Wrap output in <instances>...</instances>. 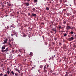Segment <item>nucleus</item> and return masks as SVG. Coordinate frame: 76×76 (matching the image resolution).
<instances>
[{"instance_id": "nucleus-1", "label": "nucleus", "mask_w": 76, "mask_h": 76, "mask_svg": "<svg viewBox=\"0 0 76 76\" xmlns=\"http://www.w3.org/2000/svg\"><path fill=\"white\" fill-rule=\"evenodd\" d=\"M2 49L1 50V51L3 52H5L7 53V52L9 51V49L8 48H6V49L5 50H3L4 49H5V45H4L1 48Z\"/></svg>"}, {"instance_id": "nucleus-2", "label": "nucleus", "mask_w": 76, "mask_h": 76, "mask_svg": "<svg viewBox=\"0 0 76 76\" xmlns=\"http://www.w3.org/2000/svg\"><path fill=\"white\" fill-rule=\"evenodd\" d=\"M74 39V38L73 37H71V38H68L67 39L68 41H70L73 40Z\"/></svg>"}, {"instance_id": "nucleus-3", "label": "nucleus", "mask_w": 76, "mask_h": 76, "mask_svg": "<svg viewBox=\"0 0 76 76\" xmlns=\"http://www.w3.org/2000/svg\"><path fill=\"white\" fill-rule=\"evenodd\" d=\"M52 31H54L55 33V34L56 33L57 31H56V28H54L52 29Z\"/></svg>"}, {"instance_id": "nucleus-4", "label": "nucleus", "mask_w": 76, "mask_h": 76, "mask_svg": "<svg viewBox=\"0 0 76 76\" xmlns=\"http://www.w3.org/2000/svg\"><path fill=\"white\" fill-rule=\"evenodd\" d=\"M24 4V6H28L29 5V2H25Z\"/></svg>"}, {"instance_id": "nucleus-5", "label": "nucleus", "mask_w": 76, "mask_h": 76, "mask_svg": "<svg viewBox=\"0 0 76 76\" xmlns=\"http://www.w3.org/2000/svg\"><path fill=\"white\" fill-rule=\"evenodd\" d=\"M8 40L7 39H5L4 40V42L3 44L5 45L6 43H7V42Z\"/></svg>"}, {"instance_id": "nucleus-6", "label": "nucleus", "mask_w": 76, "mask_h": 76, "mask_svg": "<svg viewBox=\"0 0 76 76\" xmlns=\"http://www.w3.org/2000/svg\"><path fill=\"white\" fill-rule=\"evenodd\" d=\"M36 16L37 15L36 14H34V13L32 14L31 17H33V16L36 17Z\"/></svg>"}, {"instance_id": "nucleus-7", "label": "nucleus", "mask_w": 76, "mask_h": 76, "mask_svg": "<svg viewBox=\"0 0 76 76\" xmlns=\"http://www.w3.org/2000/svg\"><path fill=\"white\" fill-rule=\"evenodd\" d=\"M66 29L67 30H69L70 29V26H67Z\"/></svg>"}, {"instance_id": "nucleus-8", "label": "nucleus", "mask_w": 76, "mask_h": 76, "mask_svg": "<svg viewBox=\"0 0 76 76\" xmlns=\"http://www.w3.org/2000/svg\"><path fill=\"white\" fill-rule=\"evenodd\" d=\"M46 66H47L46 69H50V66H49V65H46Z\"/></svg>"}, {"instance_id": "nucleus-9", "label": "nucleus", "mask_w": 76, "mask_h": 76, "mask_svg": "<svg viewBox=\"0 0 76 76\" xmlns=\"http://www.w3.org/2000/svg\"><path fill=\"white\" fill-rule=\"evenodd\" d=\"M74 33V32H73L72 31H71V32H70L69 33V34H73Z\"/></svg>"}, {"instance_id": "nucleus-10", "label": "nucleus", "mask_w": 76, "mask_h": 76, "mask_svg": "<svg viewBox=\"0 0 76 76\" xmlns=\"http://www.w3.org/2000/svg\"><path fill=\"white\" fill-rule=\"evenodd\" d=\"M15 76H19V75H18V73L17 72H16L15 73Z\"/></svg>"}, {"instance_id": "nucleus-11", "label": "nucleus", "mask_w": 76, "mask_h": 76, "mask_svg": "<svg viewBox=\"0 0 76 76\" xmlns=\"http://www.w3.org/2000/svg\"><path fill=\"white\" fill-rule=\"evenodd\" d=\"M63 35L64 37H65L67 36V34L66 33H64V34H63Z\"/></svg>"}, {"instance_id": "nucleus-12", "label": "nucleus", "mask_w": 76, "mask_h": 76, "mask_svg": "<svg viewBox=\"0 0 76 76\" xmlns=\"http://www.w3.org/2000/svg\"><path fill=\"white\" fill-rule=\"evenodd\" d=\"M75 28V27H70V29L73 30Z\"/></svg>"}, {"instance_id": "nucleus-13", "label": "nucleus", "mask_w": 76, "mask_h": 76, "mask_svg": "<svg viewBox=\"0 0 76 76\" xmlns=\"http://www.w3.org/2000/svg\"><path fill=\"white\" fill-rule=\"evenodd\" d=\"M46 68V65H45L44 67V70H45Z\"/></svg>"}, {"instance_id": "nucleus-14", "label": "nucleus", "mask_w": 76, "mask_h": 76, "mask_svg": "<svg viewBox=\"0 0 76 76\" xmlns=\"http://www.w3.org/2000/svg\"><path fill=\"white\" fill-rule=\"evenodd\" d=\"M44 44L45 45H47L48 44V42H44Z\"/></svg>"}, {"instance_id": "nucleus-15", "label": "nucleus", "mask_w": 76, "mask_h": 76, "mask_svg": "<svg viewBox=\"0 0 76 76\" xmlns=\"http://www.w3.org/2000/svg\"><path fill=\"white\" fill-rule=\"evenodd\" d=\"M11 74H12V75H14L15 73H14V72L13 71H11Z\"/></svg>"}, {"instance_id": "nucleus-16", "label": "nucleus", "mask_w": 76, "mask_h": 76, "mask_svg": "<svg viewBox=\"0 0 76 76\" xmlns=\"http://www.w3.org/2000/svg\"><path fill=\"white\" fill-rule=\"evenodd\" d=\"M7 73H8V74L9 75L10 73V71L9 70L7 71Z\"/></svg>"}, {"instance_id": "nucleus-17", "label": "nucleus", "mask_w": 76, "mask_h": 76, "mask_svg": "<svg viewBox=\"0 0 76 76\" xmlns=\"http://www.w3.org/2000/svg\"><path fill=\"white\" fill-rule=\"evenodd\" d=\"M15 69V71H19V70L17 68H15V69Z\"/></svg>"}, {"instance_id": "nucleus-18", "label": "nucleus", "mask_w": 76, "mask_h": 76, "mask_svg": "<svg viewBox=\"0 0 76 76\" xmlns=\"http://www.w3.org/2000/svg\"><path fill=\"white\" fill-rule=\"evenodd\" d=\"M49 8H48V7H46V10L47 11H48L49 10Z\"/></svg>"}, {"instance_id": "nucleus-19", "label": "nucleus", "mask_w": 76, "mask_h": 76, "mask_svg": "<svg viewBox=\"0 0 76 76\" xmlns=\"http://www.w3.org/2000/svg\"><path fill=\"white\" fill-rule=\"evenodd\" d=\"M38 1V0H34V2H37Z\"/></svg>"}, {"instance_id": "nucleus-20", "label": "nucleus", "mask_w": 76, "mask_h": 76, "mask_svg": "<svg viewBox=\"0 0 76 76\" xmlns=\"http://www.w3.org/2000/svg\"><path fill=\"white\" fill-rule=\"evenodd\" d=\"M30 55L31 56H32L33 55V53L32 52H31L30 53Z\"/></svg>"}, {"instance_id": "nucleus-21", "label": "nucleus", "mask_w": 76, "mask_h": 76, "mask_svg": "<svg viewBox=\"0 0 76 76\" xmlns=\"http://www.w3.org/2000/svg\"><path fill=\"white\" fill-rule=\"evenodd\" d=\"M10 42H8V45H10Z\"/></svg>"}, {"instance_id": "nucleus-22", "label": "nucleus", "mask_w": 76, "mask_h": 76, "mask_svg": "<svg viewBox=\"0 0 76 76\" xmlns=\"http://www.w3.org/2000/svg\"><path fill=\"white\" fill-rule=\"evenodd\" d=\"M56 73H52V75H56V74H55Z\"/></svg>"}, {"instance_id": "nucleus-23", "label": "nucleus", "mask_w": 76, "mask_h": 76, "mask_svg": "<svg viewBox=\"0 0 76 76\" xmlns=\"http://www.w3.org/2000/svg\"><path fill=\"white\" fill-rule=\"evenodd\" d=\"M63 23L64 24H65L66 23V21H63Z\"/></svg>"}, {"instance_id": "nucleus-24", "label": "nucleus", "mask_w": 76, "mask_h": 76, "mask_svg": "<svg viewBox=\"0 0 76 76\" xmlns=\"http://www.w3.org/2000/svg\"><path fill=\"white\" fill-rule=\"evenodd\" d=\"M44 72H45V73H46L47 72V70H44Z\"/></svg>"}, {"instance_id": "nucleus-25", "label": "nucleus", "mask_w": 76, "mask_h": 76, "mask_svg": "<svg viewBox=\"0 0 76 76\" xmlns=\"http://www.w3.org/2000/svg\"><path fill=\"white\" fill-rule=\"evenodd\" d=\"M43 66L42 65H40L39 66V67L40 68H42L43 67Z\"/></svg>"}, {"instance_id": "nucleus-26", "label": "nucleus", "mask_w": 76, "mask_h": 76, "mask_svg": "<svg viewBox=\"0 0 76 76\" xmlns=\"http://www.w3.org/2000/svg\"><path fill=\"white\" fill-rule=\"evenodd\" d=\"M32 10L33 11H35L36 10V9L35 8H33Z\"/></svg>"}, {"instance_id": "nucleus-27", "label": "nucleus", "mask_w": 76, "mask_h": 76, "mask_svg": "<svg viewBox=\"0 0 76 76\" xmlns=\"http://www.w3.org/2000/svg\"><path fill=\"white\" fill-rule=\"evenodd\" d=\"M54 40H55V41L57 40V38H54Z\"/></svg>"}, {"instance_id": "nucleus-28", "label": "nucleus", "mask_w": 76, "mask_h": 76, "mask_svg": "<svg viewBox=\"0 0 76 76\" xmlns=\"http://www.w3.org/2000/svg\"><path fill=\"white\" fill-rule=\"evenodd\" d=\"M58 28H59V30H60L61 28V26H59Z\"/></svg>"}, {"instance_id": "nucleus-29", "label": "nucleus", "mask_w": 76, "mask_h": 76, "mask_svg": "<svg viewBox=\"0 0 76 76\" xmlns=\"http://www.w3.org/2000/svg\"><path fill=\"white\" fill-rule=\"evenodd\" d=\"M3 75V74L2 73H1L0 74V76H2Z\"/></svg>"}, {"instance_id": "nucleus-30", "label": "nucleus", "mask_w": 76, "mask_h": 76, "mask_svg": "<svg viewBox=\"0 0 76 76\" xmlns=\"http://www.w3.org/2000/svg\"><path fill=\"white\" fill-rule=\"evenodd\" d=\"M59 45H62V43H59Z\"/></svg>"}, {"instance_id": "nucleus-31", "label": "nucleus", "mask_w": 76, "mask_h": 76, "mask_svg": "<svg viewBox=\"0 0 76 76\" xmlns=\"http://www.w3.org/2000/svg\"><path fill=\"white\" fill-rule=\"evenodd\" d=\"M12 46V45L11 44H10V47L11 48Z\"/></svg>"}, {"instance_id": "nucleus-32", "label": "nucleus", "mask_w": 76, "mask_h": 76, "mask_svg": "<svg viewBox=\"0 0 76 76\" xmlns=\"http://www.w3.org/2000/svg\"><path fill=\"white\" fill-rule=\"evenodd\" d=\"M50 73H52V72H53V70H50Z\"/></svg>"}, {"instance_id": "nucleus-33", "label": "nucleus", "mask_w": 76, "mask_h": 76, "mask_svg": "<svg viewBox=\"0 0 76 76\" xmlns=\"http://www.w3.org/2000/svg\"><path fill=\"white\" fill-rule=\"evenodd\" d=\"M4 76H7V74H5L4 75Z\"/></svg>"}, {"instance_id": "nucleus-34", "label": "nucleus", "mask_w": 76, "mask_h": 76, "mask_svg": "<svg viewBox=\"0 0 76 76\" xmlns=\"http://www.w3.org/2000/svg\"><path fill=\"white\" fill-rule=\"evenodd\" d=\"M63 10L64 11H66V9H64Z\"/></svg>"}, {"instance_id": "nucleus-35", "label": "nucleus", "mask_w": 76, "mask_h": 76, "mask_svg": "<svg viewBox=\"0 0 76 76\" xmlns=\"http://www.w3.org/2000/svg\"><path fill=\"white\" fill-rule=\"evenodd\" d=\"M30 15H31V14H30V13H28V16H30Z\"/></svg>"}, {"instance_id": "nucleus-36", "label": "nucleus", "mask_w": 76, "mask_h": 76, "mask_svg": "<svg viewBox=\"0 0 76 76\" xmlns=\"http://www.w3.org/2000/svg\"><path fill=\"white\" fill-rule=\"evenodd\" d=\"M21 50L20 49H19V52L20 53L21 52Z\"/></svg>"}, {"instance_id": "nucleus-37", "label": "nucleus", "mask_w": 76, "mask_h": 76, "mask_svg": "<svg viewBox=\"0 0 76 76\" xmlns=\"http://www.w3.org/2000/svg\"><path fill=\"white\" fill-rule=\"evenodd\" d=\"M21 56V55H18V56L20 57Z\"/></svg>"}, {"instance_id": "nucleus-38", "label": "nucleus", "mask_w": 76, "mask_h": 76, "mask_svg": "<svg viewBox=\"0 0 76 76\" xmlns=\"http://www.w3.org/2000/svg\"><path fill=\"white\" fill-rule=\"evenodd\" d=\"M52 43L53 44H54V45H55V42H52Z\"/></svg>"}, {"instance_id": "nucleus-39", "label": "nucleus", "mask_w": 76, "mask_h": 76, "mask_svg": "<svg viewBox=\"0 0 76 76\" xmlns=\"http://www.w3.org/2000/svg\"><path fill=\"white\" fill-rule=\"evenodd\" d=\"M64 5L66 6H68V5H67L66 4H64Z\"/></svg>"}, {"instance_id": "nucleus-40", "label": "nucleus", "mask_w": 76, "mask_h": 76, "mask_svg": "<svg viewBox=\"0 0 76 76\" xmlns=\"http://www.w3.org/2000/svg\"><path fill=\"white\" fill-rule=\"evenodd\" d=\"M15 34H11V36H13L14 35H15Z\"/></svg>"}, {"instance_id": "nucleus-41", "label": "nucleus", "mask_w": 76, "mask_h": 76, "mask_svg": "<svg viewBox=\"0 0 76 76\" xmlns=\"http://www.w3.org/2000/svg\"><path fill=\"white\" fill-rule=\"evenodd\" d=\"M8 5L9 6H11V4H8Z\"/></svg>"}, {"instance_id": "nucleus-42", "label": "nucleus", "mask_w": 76, "mask_h": 76, "mask_svg": "<svg viewBox=\"0 0 76 76\" xmlns=\"http://www.w3.org/2000/svg\"><path fill=\"white\" fill-rule=\"evenodd\" d=\"M74 3L75 4V0H74Z\"/></svg>"}, {"instance_id": "nucleus-43", "label": "nucleus", "mask_w": 76, "mask_h": 76, "mask_svg": "<svg viewBox=\"0 0 76 76\" xmlns=\"http://www.w3.org/2000/svg\"><path fill=\"white\" fill-rule=\"evenodd\" d=\"M14 39H13V38H12V39H11V40L12 41H14Z\"/></svg>"}, {"instance_id": "nucleus-44", "label": "nucleus", "mask_w": 76, "mask_h": 76, "mask_svg": "<svg viewBox=\"0 0 76 76\" xmlns=\"http://www.w3.org/2000/svg\"><path fill=\"white\" fill-rule=\"evenodd\" d=\"M66 46L64 45V48H66Z\"/></svg>"}, {"instance_id": "nucleus-45", "label": "nucleus", "mask_w": 76, "mask_h": 76, "mask_svg": "<svg viewBox=\"0 0 76 76\" xmlns=\"http://www.w3.org/2000/svg\"><path fill=\"white\" fill-rule=\"evenodd\" d=\"M27 1L29 2L30 1V0H27Z\"/></svg>"}, {"instance_id": "nucleus-46", "label": "nucleus", "mask_w": 76, "mask_h": 76, "mask_svg": "<svg viewBox=\"0 0 76 76\" xmlns=\"http://www.w3.org/2000/svg\"><path fill=\"white\" fill-rule=\"evenodd\" d=\"M34 68L33 67H32V69H31V70H32Z\"/></svg>"}, {"instance_id": "nucleus-47", "label": "nucleus", "mask_w": 76, "mask_h": 76, "mask_svg": "<svg viewBox=\"0 0 76 76\" xmlns=\"http://www.w3.org/2000/svg\"><path fill=\"white\" fill-rule=\"evenodd\" d=\"M4 5H2V7H4Z\"/></svg>"}, {"instance_id": "nucleus-48", "label": "nucleus", "mask_w": 76, "mask_h": 76, "mask_svg": "<svg viewBox=\"0 0 76 76\" xmlns=\"http://www.w3.org/2000/svg\"><path fill=\"white\" fill-rule=\"evenodd\" d=\"M19 12H17V14H19Z\"/></svg>"}, {"instance_id": "nucleus-49", "label": "nucleus", "mask_w": 76, "mask_h": 76, "mask_svg": "<svg viewBox=\"0 0 76 76\" xmlns=\"http://www.w3.org/2000/svg\"><path fill=\"white\" fill-rule=\"evenodd\" d=\"M49 2H50V3H52L51 1H50Z\"/></svg>"}, {"instance_id": "nucleus-50", "label": "nucleus", "mask_w": 76, "mask_h": 76, "mask_svg": "<svg viewBox=\"0 0 76 76\" xmlns=\"http://www.w3.org/2000/svg\"><path fill=\"white\" fill-rule=\"evenodd\" d=\"M50 33H53V32L52 31H50Z\"/></svg>"}, {"instance_id": "nucleus-51", "label": "nucleus", "mask_w": 76, "mask_h": 76, "mask_svg": "<svg viewBox=\"0 0 76 76\" xmlns=\"http://www.w3.org/2000/svg\"><path fill=\"white\" fill-rule=\"evenodd\" d=\"M18 73H20V72L19 71V70L18 71Z\"/></svg>"}, {"instance_id": "nucleus-52", "label": "nucleus", "mask_w": 76, "mask_h": 76, "mask_svg": "<svg viewBox=\"0 0 76 76\" xmlns=\"http://www.w3.org/2000/svg\"><path fill=\"white\" fill-rule=\"evenodd\" d=\"M65 26H64V28H65Z\"/></svg>"}, {"instance_id": "nucleus-53", "label": "nucleus", "mask_w": 76, "mask_h": 76, "mask_svg": "<svg viewBox=\"0 0 76 76\" xmlns=\"http://www.w3.org/2000/svg\"><path fill=\"white\" fill-rule=\"evenodd\" d=\"M25 37H26V36H27V35H25Z\"/></svg>"}, {"instance_id": "nucleus-54", "label": "nucleus", "mask_w": 76, "mask_h": 76, "mask_svg": "<svg viewBox=\"0 0 76 76\" xmlns=\"http://www.w3.org/2000/svg\"><path fill=\"white\" fill-rule=\"evenodd\" d=\"M56 43H58L56 41Z\"/></svg>"}, {"instance_id": "nucleus-55", "label": "nucleus", "mask_w": 76, "mask_h": 76, "mask_svg": "<svg viewBox=\"0 0 76 76\" xmlns=\"http://www.w3.org/2000/svg\"><path fill=\"white\" fill-rule=\"evenodd\" d=\"M72 36V37H74V35H73Z\"/></svg>"}, {"instance_id": "nucleus-56", "label": "nucleus", "mask_w": 76, "mask_h": 76, "mask_svg": "<svg viewBox=\"0 0 76 76\" xmlns=\"http://www.w3.org/2000/svg\"><path fill=\"white\" fill-rule=\"evenodd\" d=\"M75 38H76V35H75Z\"/></svg>"}, {"instance_id": "nucleus-57", "label": "nucleus", "mask_w": 76, "mask_h": 76, "mask_svg": "<svg viewBox=\"0 0 76 76\" xmlns=\"http://www.w3.org/2000/svg\"><path fill=\"white\" fill-rule=\"evenodd\" d=\"M12 25H11V27H12Z\"/></svg>"}, {"instance_id": "nucleus-58", "label": "nucleus", "mask_w": 76, "mask_h": 76, "mask_svg": "<svg viewBox=\"0 0 76 76\" xmlns=\"http://www.w3.org/2000/svg\"><path fill=\"white\" fill-rule=\"evenodd\" d=\"M30 29H31V30H32V28H30Z\"/></svg>"}, {"instance_id": "nucleus-59", "label": "nucleus", "mask_w": 76, "mask_h": 76, "mask_svg": "<svg viewBox=\"0 0 76 76\" xmlns=\"http://www.w3.org/2000/svg\"><path fill=\"white\" fill-rule=\"evenodd\" d=\"M43 24V23H41V24Z\"/></svg>"}, {"instance_id": "nucleus-60", "label": "nucleus", "mask_w": 76, "mask_h": 76, "mask_svg": "<svg viewBox=\"0 0 76 76\" xmlns=\"http://www.w3.org/2000/svg\"><path fill=\"white\" fill-rule=\"evenodd\" d=\"M9 68L7 69H8V70H9Z\"/></svg>"}, {"instance_id": "nucleus-61", "label": "nucleus", "mask_w": 76, "mask_h": 76, "mask_svg": "<svg viewBox=\"0 0 76 76\" xmlns=\"http://www.w3.org/2000/svg\"><path fill=\"white\" fill-rule=\"evenodd\" d=\"M24 60H24V61H26V59H24Z\"/></svg>"}, {"instance_id": "nucleus-62", "label": "nucleus", "mask_w": 76, "mask_h": 76, "mask_svg": "<svg viewBox=\"0 0 76 76\" xmlns=\"http://www.w3.org/2000/svg\"><path fill=\"white\" fill-rule=\"evenodd\" d=\"M34 67H36V66H35V65H34Z\"/></svg>"}, {"instance_id": "nucleus-63", "label": "nucleus", "mask_w": 76, "mask_h": 76, "mask_svg": "<svg viewBox=\"0 0 76 76\" xmlns=\"http://www.w3.org/2000/svg\"><path fill=\"white\" fill-rule=\"evenodd\" d=\"M68 36L69 37H70L69 36V35H68Z\"/></svg>"}, {"instance_id": "nucleus-64", "label": "nucleus", "mask_w": 76, "mask_h": 76, "mask_svg": "<svg viewBox=\"0 0 76 76\" xmlns=\"http://www.w3.org/2000/svg\"><path fill=\"white\" fill-rule=\"evenodd\" d=\"M12 70L11 69V70H10V71H11Z\"/></svg>"}]
</instances>
